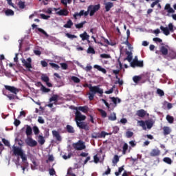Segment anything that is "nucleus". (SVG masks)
I'll return each instance as SVG.
<instances>
[{
  "instance_id": "obj_1",
  "label": "nucleus",
  "mask_w": 176,
  "mask_h": 176,
  "mask_svg": "<svg viewBox=\"0 0 176 176\" xmlns=\"http://www.w3.org/2000/svg\"><path fill=\"white\" fill-rule=\"evenodd\" d=\"M75 115V122L77 127H79L81 130L89 131L90 129L89 127V124L86 122H83L84 120H86V116L82 115V113L78 110L76 111Z\"/></svg>"
},
{
  "instance_id": "obj_2",
  "label": "nucleus",
  "mask_w": 176,
  "mask_h": 176,
  "mask_svg": "<svg viewBox=\"0 0 176 176\" xmlns=\"http://www.w3.org/2000/svg\"><path fill=\"white\" fill-rule=\"evenodd\" d=\"M89 89L90 91L88 94L89 101H93L94 100V96H96L97 94H100V96L104 94V90H102V89L100 88L98 86H90Z\"/></svg>"
},
{
  "instance_id": "obj_3",
  "label": "nucleus",
  "mask_w": 176,
  "mask_h": 176,
  "mask_svg": "<svg viewBox=\"0 0 176 176\" xmlns=\"http://www.w3.org/2000/svg\"><path fill=\"white\" fill-rule=\"evenodd\" d=\"M5 89L6 90L10 91V93H12V94H5L9 100H15V98L19 99V97H17V93L20 91L19 89L10 85H5Z\"/></svg>"
},
{
  "instance_id": "obj_4",
  "label": "nucleus",
  "mask_w": 176,
  "mask_h": 176,
  "mask_svg": "<svg viewBox=\"0 0 176 176\" xmlns=\"http://www.w3.org/2000/svg\"><path fill=\"white\" fill-rule=\"evenodd\" d=\"M12 153L13 155H14V156H20L23 163H25L27 162V155L24 153V151H23V149L21 147L13 146Z\"/></svg>"
},
{
  "instance_id": "obj_5",
  "label": "nucleus",
  "mask_w": 176,
  "mask_h": 176,
  "mask_svg": "<svg viewBox=\"0 0 176 176\" xmlns=\"http://www.w3.org/2000/svg\"><path fill=\"white\" fill-rule=\"evenodd\" d=\"M101 8V6L100 4L98 5H90L87 8V11L85 12H87V16H89L91 17L93 16L94 14H96V12H98Z\"/></svg>"
},
{
  "instance_id": "obj_6",
  "label": "nucleus",
  "mask_w": 176,
  "mask_h": 176,
  "mask_svg": "<svg viewBox=\"0 0 176 176\" xmlns=\"http://www.w3.org/2000/svg\"><path fill=\"white\" fill-rule=\"evenodd\" d=\"M160 28L166 36L170 35V32H174V25H173V23H168V27L166 28L161 25Z\"/></svg>"
},
{
  "instance_id": "obj_7",
  "label": "nucleus",
  "mask_w": 176,
  "mask_h": 176,
  "mask_svg": "<svg viewBox=\"0 0 176 176\" xmlns=\"http://www.w3.org/2000/svg\"><path fill=\"white\" fill-rule=\"evenodd\" d=\"M72 146L76 151H83L86 148V144L82 140H78L77 142L73 143Z\"/></svg>"
},
{
  "instance_id": "obj_8",
  "label": "nucleus",
  "mask_w": 176,
  "mask_h": 176,
  "mask_svg": "<svg viewBox=\"0 0 176 176\" xmlns=\"http://www.w3.org/2000/svg\"><path fill=\"white\" fill-rule=\"evenodd\" d=\"M161 45L162 46L160 47V54L161 56H163L164 58H166L168 55V49H170V47L167 45H164V43H162Z\"/></svg>"
},
{
  "instance_id": "obj_9",
  "label": "nucleus",
  "mask_w": 176,
  "mask_h": 176,
  "mask_svg": "<svg viewBox=\"0 0 176 176\" xmlns=\"http://www.w3.org/2000/svg\"><path fill=\"white\" fill-rule=\"evenodd\" d=\"M111 133H107L104 131H102L101 133H93L91 134V138H95L97 140V138H105L106 135H111Z\"/></svg>"
},
{
  "instance_id": "obj_10",
  "label": "nucleus",
  "mask_w": 176,
  "mask_h": 176,
  "mask_svg": "<svg viewBox=\"0 0 176 176\" xmlns=\"http://www.w3.org/2000/svg\"><path fill=\"white\" fill-rule=\"evenodd\" d=\"M131 67H132V68H135V67H139L140 68H142V67H144V61L138 60V58H135L131 63Z\"/></svg>"
},
{
  "instance_id": "obj_11",
  "label": "nucleus",
  "mask_w": 176,
  "mask_h": 176,
  "mask_svg": "<svg viewBox=\"0 0 176 176\" xmlns=\"http://www.w3.org/2000/svg\"><path fill=\"white\" fill-rule=\"evenodd\" d=\"M164 10L167 12L166 16L168 17H171L170 13H175V10L171 8V5L170 3H166L164 6Z\"/></svg>"
},
{
  "instance_id": "obj_12",
  "label": "nucleus",
  "mask_w": 176,
  "mask_h": 176,
  "mask_svg": "<svg viewBox=\"0 0 176 176\" xmlns=\"http://www.w3.org/2000/svg\"><path fill=\"white\" fill-rule=\"evenodd\" d=\"M31 63H32V59L31 58H28L26 60L25 59L22 60L23 67H25V68H28V69L32 68V65H31Z\"/></svg>"
},
{
  "instance_id": "obj_13",
  "label": "nucleus",
  "mask_w": 176,
  "mask_h": 176,
  "mask_svg": "<svg viewBox=\"0 0 176 176\" xmlns=\"http://www.w3.org/2000/svg\"><path fill=\"white\" fill-rule=\"evenodd\" d=\"M165 58L168 61H171V60H176V52L174 50L169 51L168 56H166Z\"/></svg>"
},
{
  "instance_id": "obj_14",
  "label": "nucleus",
  "mask_w": 176,
  "mask_h": 176,
  "mask_svg": "<svg viewBox=\"0 0 176 176\" xmlns=\"http://www.w3.org/2000/svg\"><path fill=\"white\" fill-rule=\"evenodd\" d=\"M27 145L28 146H31V148H34V146H36L38 145V142L36 140H34L32 138H29L26 141Z\"/></svg>"
},
{
  "instance_id": "obj_15",
  "label": "nucleus",
  "mask_w": 176,
  "mask_h": 176,
  "mask_svg": "<svg viewBox=\"0 0 176 176\" xmlns=\"http://www.w3.org/2000/svg\"><path fill=\"white\" fill-rule=\"evenodd\" d=\"M75 20L78 19V16L80 17H82V16H85V17L87 16V12H85V10H82L80 11V12H75V14L73 15Z\"/></svg>"
},
{
  "instance_id": "obj_16",
  "label": "nucleus",
  "mask_w": 176,
  "mask_h": 176,
  "mask_svg": "<svg viewBox=\"0 0 176 176\" xmlns=\"http://www.w3.org/2000/svg\"><path fill=\"white\" fill-rule=\"evenodd\" d=\"M69 12H68V10L67 9H62L60 11H58L56 12V14H58V16H68Z\"/></svg>"
},
{
  "instance_id": "obj_17",
  "label": "nucleus",
  "mask_w": 176,
  "mask_h": 176,
  "mask_svg": "<svg viewBox=\"0 0 176 176\" xmlns=\"http://www.w3.org/2000/svg\"><path fill=\"white\" fill-rule=\"evenodd\" d=\"M76 111H80L81 112H83V113H87L89 112V107L87 106H80L78 107H76Z\"/></svg>"
},
{
  "instance_id": "obj_18",
  "label": "nucleus",
  "mask_w": 176,
  "mask_h": 176,
  "mask_svg": "<svg viewBox=\"0 0 176 176\" xmlns=\"http://www.w3.org/2000/svg\"><path fill=\"white\" fill-rule=\"evenodd\" d=\"M53 137L56 138V141H62L61 135L57 131H52Z\"/></svg>"
},
{
  "instance_id": "obj_19",
  "label": "nucleus",
  "mask_w": 176,
  "mask_h": 176,
  "mask_svg": "<svg viewBox=\"0 0 176 176\" xmlns=\"http://www.w3.org/2000/svg\"><path fill=\"white\" fill-rule=\"evenodd\" d=\"M160 155V150L154 148L150 153V156L155 157V156H159Z\"/></svg>"
},
{
  "instance_id": "obj_20",
  "label": "nucleus",
  "mask_w": 176,
  "mask_h": 176,
  "mask_svg": "<svg viewBox=\"0 0 176 176\" xmlns=\"http://www.w3.org/2000/svg\"><path fill=\"white\" fill-rule=\"evenodd\" d=\"M126 54H127V57L124 59V61L126 60L129 61V63H131L133 60V53L131 52L126 51Z\"/></svg>"
},
{
  "instance_id": "obj_21",
  "label": "nucleus",
  "mask_w": 176,
  "mask_h": 176,
  "mask_svg": "<svg viewBox=\"0 0 176 176\" xmlns=\"http://www.w3.org/2000/svg\"><path fill=\"white\" fill-rule=\"evenodd\" d=\"M136 115L139 116V118H145L146 116V112L144 109H140L137 111Z\"/></svg>"
},
{
  "instance_id": "obj_22",
  "label": "nucleus",
  "mask_w": 176,
  "mask_h": 176,
  "mask_svg": "<svg viewBox=\"0 0 176 176\" xmlns=\"http://www.w3.org/2000/svg\"><path fill=\"white\" fill-rule=\"evenodd\" d=\"M2 13H5L6 16H14V11L11 9H7L6 10H3Z\"/></svg>"
},
{
  "instance_id": "obj_23",
  "label": "nucleus",
  "mask_w": 176,
  "mask_h": 176,
  "mask_svg": "<svg viewBox=\"0 0 176 176\" xmlns=\"http://www.w3.org/2000/svg\"><path fill=\"white\" fill-rule=\"evenodd\" d=\"M142 79V76H134L133 77V80L135 85H138L140 82L141 80Z\"/></svg>"
},
{
  "instance_id": "obj_24",
  "label": "nucleus",
  "mask_w": 176,
  "mask_h": 176,
  "mask_svg": "<svg viewBox=\"0 0 176 176\" xmlns=\"http://www.w3.org/2000/svg\"><path fill=\"white\" fill-rule=\"evenodd\" d=\"M105 12H109L112 8H113V3L107 2L105 3Z\"/></svg>"
},
{
  "instance_id": "obj_25",
  "label": "nucleus",
  "mask_w": 176,
  "mask_h": 176,
  "mask_svg": "<svg viewBox=\"0 0 176 176\" xmlns=\"http://www.w3.org/2000/svg\"><path fill=\"white\" fill-rule=\"evenodd\" d=\"M80 38H81L82 41H89L90 36L87 34V32H84L83 34H80Z\"/></svg>"
},
{
  "instance_id": "obj_26",
  "label": "nucleus",
  "mask_w": 176,
  "mask_h": 176,
  "mask_svg": "<svg viewBox=\"0 0 176 176\" xmlns=\"http://www.w3.org/2000/svg\"><path fill=\"white\" fill-rule=\"evenodd\" d=\"M25 134L28 137L32 135V128L30 125H26Z\"/></svg>"
},
{
  "instance_id": "obj_27",
  "label": "nucleus",
  "mask_w": 176,
  "mask_h": 176,
  "mask_svg": "<svg viewBox=\"0 0 176 176\" xmlns=\"http://www.w3.org/2000/svg\"><path fill=\"white\" fill-rule=\"evenodd\" d=\"M74 25V22H72V20L69 19L67 23L63 25L64 28H72V26Z\"/></svg>"
},
{
  "instance_id": "obj_28",
  "label": "nucleus",
  "mask_w": 176,
  "mask_h": 176,
  "mask_svg": "<svg viewBox=\"0 0 176 176\" xmlns=\"http://www.w3.org/2000/svg\"><path fill=\"white\" fill-rule=\"evenodd\" d=\"M94 68L98 69V71H100V72H102V74H107V69L102 68L101 66L98 65H94Z\"/></svg>"
},
{
  "instance_id": "obj_29",
  "label": "nucleus",
  "mask_w": 176,
  "mask_h": 176,
  "mask_svg": "<svg viewBox=\"0 0 176 176\" xmlns=\"http://www.w3.org/2000/svg\"><path fill=\"white\" fill-rule=\"evenodd\" d=\"M110 100H111V101L113 102L116 107V105H118V104H120V102H122V100H120V98H119L110 97Z\"/></svg>"
},
{
  "instance_id": "obj_30",
  "label": "nucleus",
  "mask_w": 176,
  "mask_h": 176,
  "mask_svg": "<svg viewBox=\"0 0 176 176\" xmlns=\"http://www.w3.org/2000/svg\"><path fill=\"white\" fill-rule=\"evenodd\" d=\"M145 123L148 130H151V127H153V121L148 120H146Z\"/></svg>"
},
{
  "instance_id": "obj_31",
  "label": "nucleus",
  "mask_w": 176,
  "mask_h": 176,
  "mask_svg": "<svg viewBox=\"0 0 176 176\" xmlns=\"http://www.w3.org/2000/svg\"><path fill=\"white\" fill-rule=\"evenodd\" d=\"M164 135H168L171 133V129L168 126L163 127Z\"/></svg>"
},
{
  "instance_id": "obj_32",
  "label": "nucleus",
  "mask_w": 176,
  "mask_h": 176,
  "mask_svg": "<svg viewBox=\"0 0 176 176\" xmlns=\"http://www.w3.org/2000/svg\"><path fill=\"white\" fill-rule=\"evenodd\" d=\"M66 130H67V133H69L71 134L75 133V129H74V127L69 124H67L66 126Z\"/></svg>"
},
{
  "instance_id": "obj_33",
  "label": "nucleus",
  "mask_w": 176,
  "mask_h": 176,
  "mask_svg": "<svg viewBox=\"0 0 176 176\" xmlns=\"http://www.w3.org/2000/svg\"><path fill=\"white\" fill-rule=\"evenodd\" d=\"M38 142L40 144V145H43L45 142H46V140H45V138L42 135H38Z\"/></svg>"
},
{
  "instance_id": "obj_34",
  "label": "nucleus",
  "mask_w": 176,
  "mask_h": 176,
  "mask_svg": "<svg viewBox=\"0 0 176 176\" xmlns=\"http://www.w3.org/2000/svg\"><path fill=\"white\" fill-rule=\"evenodd\" d=\"M18 6H19V9H25V1H23L20 0L18 2Z\"/></svg>"
},
{
  "instance_id": "obj_35",
  "label": "nucleus",
  "mask_w": 176,
  "mask_h": 176,
  "mask_svg": "<svg viewBox=\"0 0 176 176\" xmlns=\"http://www.w3.org/2000/svg\"><path fill=\"white\" fill-rule=\"evenodd\" d=\"M124 165L118 168V171L115 172V175L116 176H120V174H122V171H124Z\"/></svg>"
},
{
  "instance_id": "obj_36",
  "label": "nucleus",
  "mask_w": 176,
  "mask_h": 176,
  "mask_svg": "<svg viewBox=\"0 0 176 176\" xmlns=\"http://www.w3.org/2000/svg\"><path fill=\"white\" fill-rule=\"evenodd\" d=\"M87 23L86 21H84L80 23L76 24L75 27L76 28L80 30V28H83V25Z\"/></svg>"
},
{
  "instance_id": "obj_37",
  "label": "nucleus",
  "mask_w": 176,
  "mask_h": 176,
  "mask_svg": "<svg viewBox=\"0 0 176 176\" xmlns=\"http://www.w3.org/2000/svg\"><path fill=\"white\" fill-rule=\"evenodd\" d=\"M166 118L167 122H168V123H170V124H172V123H174V117L170 115H167Z\"/></svg>"
},
{
  "instance_id": "obj_38",
  "label": "nucleus",
  "mask_w": 176,
  "mask_h": 176,
  "mask_svg": "<svg viewBox=\"0 0 176 176\" xmlns=\"http://www.w3.org/2000/svg\"><path fill=\"white\" fill-rule=\"evenodd\" d=\"M163 162H164V163H166V164H173V160H171V158L168 157H166L163 159Z\"/></svg>"
},
{
  "instance_id": "obj_39",
  "label": "nucleus",
  "mask_w": 176,
  "mask_h": 176,
  "mask_svg": "<svg viewBox=\"0 0 176 176\" xmlns=\"http://www.w3.org/2000/svg\"><path fill=\"white\" fill-rule=\"evenodd\" d=\"M127 149H129V144H127V143H124L122 146V155H126Z\"/></svg>"
},
{
  "instance_id": "obj_40",
  "label": "nucleus",
  "mask_w": 176,
  "mask_h": 176,
  "mask_svg": "<svg viewBox=\"0 0 176 176\" xmlns=\"http://www.w3.org/2000/svg\"><path fill=\"white\" fill-rule=\"evenodd\" d=\"M109 120H111V122H114V120H116V113H111V115L109 116Z\"/></svg>"
},
{
  "instance_id": "obj_41",
  "label": "nucleus",
  "mask_w": 176,
  "mask_h": 176,
  "mask_svg": "<svg viewBox=\"0 0 176 176\" xmlns=\"http://www.w3.org/2000/svg\"><path fill=\"white\" fill-rule=\"evenodd\" d=\"M118 162H119V155H115L112 160V163L113 164H118Z\"/></svg>"
},
{
  "instance_id": "obj_42",
  "label": "nucleus",
  "mask_w": 176,
  "mask_h": 176,
  "mask_svg": "<svg viewBox=\"0 0 176 176\" xmlns=\"http://www.w3.org/2000/svg\"><path fill=\"white\" fill-rule=\"evenodd\" d=\"M138 123H139V126L142 127L143 130H146V123L144 120L138 121Z\"/></svg>"
},
{
  "instance_id": "obj_43",
  "label": "nucleus",
  "mask_w": 176,
  "mask_h": 176,
  "mask_svg": "<svg viewBox=\"0 0 176 176\" xmlns=\"http://www.w3.org/2000/svg\"><path fill=\"white\" fill-rule=\"evenodd\" d=\"M65 36L69 38V39H75V38H78V36H76L75 34H71L69 33H66Z\"/></svg>"
},
{
  "instance_id": "obj_44",
  "label": "nucleus",
  "mask_w": 176,
  "mask_h": 176,
  "mask_svg": "<svg viewBox=\"0 0 176 176\" xmlns=\"http://www.w3.org/2000/svg\"><path fill=\"white\" fill-rule=\"evenodd\" d=\"M41 80H43V82H45V83H46L47 82H49L50 78L47 76L43 74L41 76Z\"/></svg>"
},
{
  "instance_id": "obj_45",
  "label": "nucleus",
  "mask_w": 176,
  "mask_h": 176,
  "mask_svg": "<svg viewBox=\"0 0 176 176\" xmlns=\"http://www.w3.org/2000/svg\"><path fill=\"white\" fill-rule=\"evenodd\" d=\"M87 53L89 54H96V50H94V48H93L91 47H89V48L87 50Z\"/></svg>"
},
{
  "instance_id": "obj_46",
  "label": "nucleus",
  "mask_w": 176,
  "mask_h": 176,
  "mask_svg": "<svg viewBox=\"0 0 176 176\" xmlns=\"http://www.w3.org/2000/svg\"><path fill=\"white\" fill-rule=\"evenodd\" d=\"M71 80L74 82V83H80V79L76 76H72Z\"/></svg>"
},
{
  "instance_id": "obj_47",
  "label": "nucleus",
  "mask_w": 176,
  "mask_h": 176,
  "mask_svg": "<svg viewBox=\"0 0 176 176\" xmlns=\"http://www.w3.org/2000/svg\"><path fill=\"white\" fill-rule=\"evenodd\" d=\"M52 68H54V69H56V71L60 69V66L56 63H50Z\"/></svg>"
},
{
  "instance_id": "obj_48",
  "label": "nucleus",
  "mask_w": 176,
  "mask_h": 176,
  "mask_svg": "<svg viewBox=\"0 0 176 176\" xmlns=\"http://www.w3.org/2000/svg\"><path fill=\"white\" fill-rule=\"evenodd\" d=\"M58 100V95H53L50 98V102H52V101H57Z\"/></svg>"
},
{
  "instance_id": "obj_49",
  "label": "nucleus",
  "mask_w": 176,
  "mask_h": 176,
  "mask_svg": "<svg viewBox=\"0 0 176 176\" xmlns=\"http://www.w3.org/2000/svg\"><path fill=\"white\" fill-rule=\"evenodd\" d=\"M134 135V133L132 131H128L126 132V138H131Z\"/></svg>"
},
{
  "instance_id": "obj_50",
  "label": "nucleus",
  "mask_w": 176,
  "mask_h": 176,
  "mask_svg": "<svg viewBox=\"0 0 176 176\" xmlns=\"http://www.w3.org/2000/svg\"><path fill=\"white\" fill-rule=\"evenodd\" d=\"M91 69H93V67H91V65H88L87 66L83 68V70L86 71V72H90Z\"/></svg>"
},
{
  "instance_id": "obj_51",
  "label": "nucleus",
  "mask_w": 176,
  "mask_h": 176,
  "mask_svg": "<svg viewBox=\"0 0 176 176\" xmlns=\"http://www.w3.org/2000/svg\"><path fill=\"white\" fill-rule=\"evenodd\" d=\"M33 131L35 135H38L39 134V128L36 126H33Z\"/></svg>"
},
{
  "instance_id": "obj_52",
  "label": "nucleus",
  "mask_w": 176,
  "mask_h": 176,
  "mask_svg": "<svg viewBox=\"0 0 176 176\" xmlns=\"http://www.w3.org/2000/svg\"><path fill=\"white\" fill-rule=\"evenodd\" d=\"M157 94H158V96H160V97H163V96H164V91L160 89H157Z\"/></svg>"
},
{
  "instance_id": "obj_53",
  "label": "nucleus",
  "mask_w": 176,
  "mask_h": 176,
  "mask_svg": "<svg viewBox=\"0 0 176 176\" xmlns=\"http://www.w3.org/2000/svg\"><path fill=\"white\" fill-rule=\"evenodd\" d=\"M153 42H155V43H162V42H163V40L158 37L153 38Z\"/></svg>"
},
{
  "instance_id": "obj_54",
  "label": "nucleus",
  "mask_w": 176,
  "mask_h": 176,
  "mask_svg": "<svg viewBox=\"0 0 176 176\" xmlns=\"http://www.w3.org/2000/svg\"><path fill=\"white\" fill-rule=\"evenodd\" d=\"M41 90L43 93H49L50 91V89L46 88V87L41 85Z\"/></svg>"
},
{
  "instance_id": "obj_55",
  "label": "nucleus",
  "mask_w": 176,
  "mask_h": 176,
  "mask_svg": "<svg viewBox=\"0 0 176 176\" xmlns=\"http://www.w3.org/2000/svg\"><path fill=\"white\" fill-rule=\"evenodd\" d=\"M60 67L62 69H68V64L65 63H60Z\"/></svg>"
},
{
  "instance_id": "obj_56",
  "label": "nucleus",
  "mask_w": 176,
  "mask_h": 176,
  "mask_svg": "<svg viewBox=\"0 0 176 176\" xmlns=\"http://www.w3.org/2000/svg\"><path fill=\"white\" fill-rule=\"evenodd\" d=\"M40 16L43 20H48V19H50V16L45 15V14H41Z\"/></svg>"
},
{
  "instance_id": "obj_57",
  "label": "nucleus",
  "mask_w": 176,
  "mask_h": 176,
  "mask_svg": "<svg viewBox=\"0 0 176 176\" xmlns=\"http://www.w3.org/2000/svg\"><path fill=\"white\" fill-rule=\"evenodd\" d=\"M101 101H102V102L104 104V105H106L108 109H111V107L109 106V103H108V102H107L105 99H101Z\"/></svg>"
},
{
  "instance_id": "obj_58",
  "label": "nucleus",
  "mask_w": 176,
  "mask_h": 176,
  "mask_svg": "<svg viewBox=\"0 0 176 176\" xmlns=\"http://www.w3.org/2000/svg\"><path fill=\"white\" fill-rule=\"evenodd\" d=\"M101 101H102V102L104 104V105H106L108 109H111V107L109 106V103H108V102H107L105 99H101Z\"/></svg>"
},
{
  "instance_id": "obj_59",
  "label": "nucleus",
  "mask_w": 176,
  "mask_h": 176,
  "mask_svg": "<svg viewBox=\"0 0 176 176\" xmlns=\"http://www.w3.org/2000/svg\"><path fill=\"white\" fill-rule=\"evenodd\" d=\"M99 111L100 112L102 118H107V112L102 109H100Z\"/></svg>"
},
{
  "instance_id": "obj_60",
  "label": "nucleus",
  "mask_w": 176,
  "mask_h": 176,
  "mask_svg": "<svg viewBox=\"0 0 176 176\" xmlns=\"http://www.w3.org/2000/svg\"><path fill=\"white\" fill-rule=\"evenodd\" d=\"M49 174L50 175H56V170H54V168H50L49 169Z\"/></svg>"
},
{
  "instance_id": "obj_61",
  "label": "nucleus",
  "mask_w": 176,
  "mask_h": 176,
  "mask_svg": "<svg viewBox=\"0 0 176 176\" xmlns=\"http://www.w3.org/2000/svg\"><path fill=\"white\" fill-rule=\"evenodd\" d=\"M100 57L102 58H111V55L108 54H102L100 55Z\"/></svg>"
},
{
  "instance_id": "obj_62",
  "label": "nucleus",
  "mask_w": 176,
  "mask_h": 176,
  "mask_svg": "<svg viewBox=\"0 0 176 176\" xmlns=\"http://www.w3.org/2000/svg\"><path fill=\"white\" fill-rule=\"evenodd\" d=\"M38 122L40 124H43L45 123V120L41 116H39L38 118Z\"/></svg>"
},
{
  "instance_id": "obj_63",
  "label": "nucleus",
  "mask_w": 176,
  "mask_h": 176,
  "mask_svg": "<svg viewBox=\"0 0 176 176\" xmlns=\"http://www.w3.org/2000/svg\"><path fill=\"white\" fill-rule=\"evenodd\" d=\"M21 122L19 120L14 119V124L16 126V127H18V126H20V124Z\"/></svg>"
},
{
  "instance_id": "obj_64",
  "label": "nucleus",
  "mask_w": 176,
  "mask_h": 176,
  "mask_svg": "<svg viewBox=\"0 0 176 176\" xmlns=\"http://www.w3.org/2000/svg\"><path fill=\"white\" fill-rule=\"evenodd\" d=\"M2 141L4 145H6V146H10V143L8 140H6V139H3Z\"/></svg>"
}]
</instances>
